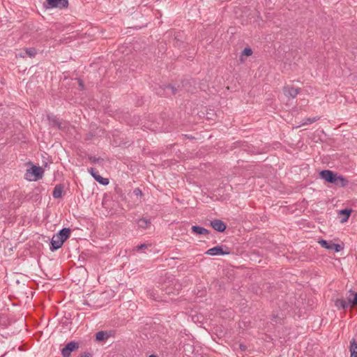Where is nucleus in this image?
Instances as JSON below:
<instances>
[{"label": "nucleus", "instance_id": "1", "mask_svg": "<svg viewBox=\"0 0 357 357\" xmlns=\"http://www.w3.org/2000/svg\"><path fill=\"white\" fill-rule=\"evenodd\" d=\"M44 170L41 167L33 165L31 168L26 169L24 178L29 181H36L43 178Z\"/></svg>", "mask_w": 357, "mask_h": 357}, {"label": "nucleus", "instance_id": "2", "mask_svg": "<svg viewBox=\"0 0 357 357\" xmlns=\"http://www.w3.org/2000/svg\"><path fill=\"white\" fill-rule=\"evenodd\" d=\"M155 93L160 96H171L176 95L178 91H181L179 86L176 87L174 85L168 84L165 86H159L155 89Z\"/></svg>", "mask_w": 357, "mask_h": 357}, {"label": "nucleus", "instance_id": "3", "mask_svg": "<svg viewBox=\"0 0 357 357\" xmlns=\"http://www.w3.org/2000/svg\"><path fill=\"white\" fill-rule=\"evenodd\" d=\"M230 253L229 248L227 246L217 245L211 249H208L205 254L211 256L217 255H227Z\"/></svg>", "mask_w": 357, "mask_h": 357}, {"label": "nucleus", "instance_id": "4", "mask_svg": "<svg viewBox=\"0 0 357 357\" xmlns=\"http://www.w3.org/2000/svg\"><path fill=\"white\" fill-rule=\"evenodd\" d=\"M337 174L331 170H322L319 173L320 178L329 183H334L337 181Z\"/></svg>", "mask_w": 357, "mask_h": 357}, {"label": "nucleus", "instance_id": "5", "mask_svg": "<svg viewBox=\"0 0 357 357\" xmlns=\"http://www.w3.org/2000/svg\"><path fill=\"white\" fill-rule=\"evenodd\" d=\"M319 243L323 248L330 250H335L337 252H340L344 248L340 244L328 242L324 239L319 241Z\"/></svg>", "mask_w": 357, "mask_h": 357}, {"label": "nucleus", "instance_id": "6", "mask_svg": "<svg viewBox=\"0 0 357 357\" xmlns=\"http://www.w3.org/2000/svg\"><path fill=\"white\" fill-rule=\"evenodd\" d=\"M79 348V344L76 342L72 341L68 342L65 347L61 350L63 357H69L71 352Z\"/></svg>", "mask_w": 357, "mask_h": 357}, {"label": "nucleus", "instance_id": "7", "mask_svg": "<svg viewBox=\"0 0 357 357\" xmlns=\"http://www.w3.org/2000/svg\"><path fill=\"white\" fill-rule=\"evenodd\" d=\"M47 8H66L68 5V0H47Z\"/></svg>", "mask_w": 357, "mask_h": 357}, {"label": "nucleus", "instance_id": "8", "mask_svg": "<svg viewBox=\"0 0 357 357\" xmlns=\"http://www.w3.org/2000/svg\"><path fill=\"white\" fill-rule=\"evenodd\" d=\"M63 240H62L57 234H54L50 242V250L55 251L58 250L63 245Z\"/></svg>", "mask_w": 357, "mask_h": 357}, {"label": "nucleus", "instance_id": "9", "mask_svg": "<svg viewBox=\"0 0 357 357\" xmlns=\"http://www.w3.org/2000/svg\"><path fill=\"white\" fill-rule=\"evenodd\" d=\"M88 171L93 177V178L99 183L103 185H107L109 184V179L103 178L101 176H100L95 168L91 167L90 169H88Z\"/></svg>", "mask_w": 357, "mask_h": 357}, {"label": "nucleus", "instance_id": "10", "mask_svg": "<svg viewBox=\"0 0 357 357\" xmlns=\"http://www.w3.org/2000/svg\"><path fill=\"white\" fill-rule=\"evenodd\" d=\"M211 226L218 232H223L227 228L226 224L221 220L215 219L211 221Z\"/></svg>", "mask_w": 357, "mask_h": 357}, {"label": "nucleus", "instance_id": "11", "mask_svg": "<svg viewBox=\"0 0 357 357\" xmlns=\"http://www.w3.org/2000/svg\"><path fill=\"white\" fill-rule=\"evenodd\" d=\"M299 91V88H295L292 86H286L283 88V92L284 95L288 98H296Z\"/></svg>", "mask_w": 357, "mask_h": 357}, {"label": "nucleus", "instance_id": "12", "mask_svg": "<svg viewBox=\"0 0 357 357\" xmlns=\"http://www.w3.org/2000/svg\"><path fill=\"white\" fill-rule=\"evenodd\" d=\"M192 232L197 235H208L210 231L204 227L198 225H194L191 228Z\"/></svg>", "mask_w": 357, "mask_h": 357}, {"label": "nucleus", "instance_id": "13", "mask_svg": "<svg viewBox=\"0 0 357 357\" xmlns=\"http://www.w3.org/2000/svg\"><path fill=\"white\" fill-rule=\"evenodd\" d=\"M71 230L70 228H63L57 234L61 237L63 242H65L70 236Z\"/></svg>", "mask_w": 357, "mask_h": 357}, {"label": "nucleus", "instance_id": "14", "mask_svg": "<svg viewBox=\"0 0 357 357\" xmlns=\"http://www.w3.org/2000/svg\"><path fill=\"white\" fill-rule=\"evenodd\" d=\"M63 186L61 184H57L54 188L52 196L54 199H59L62 197Z\"/></svg>", "mask_w": 357, "mask_h": 357}, {"label": "nucleus", "instance_id": "15", "mask_svg": "<svg viewBox=\"0 0 357 357\" xmlns=\"http://www.w3.org/2000/svg\"><path fill=\"white\" fill-rule=\"evenodd\" d=\"M349 351L351 353L350 357H357V342L354 339L350 342Z\"/></svg>", "mask_w": 357, "mask_h": 357}, {"label": "nucleus", "instance_id": "16", "mask_svg": "<svg viewBox=\"0 0 357 357\" xmlns=\"http://www.w3.org/2000/svg\"><path fill=\"white\" fill-rule=\"evenodd\" d=\"M349 305L353 307L357 306V293L350 292L347 297Z\"/></svg>", "mask_w": 357, "mask_h": 357}, {"label": "nucleus", "instance_id": "17", "mask_svg": "<svg viewBox=\"0 0 357 357\" xmlns=\"http://www.w3.org/2000/svg\"><path fill=\"white\" fill-rule=\"evenodd\" d=\"M109 337V334L107 331H99L96 334V340L98 342L104 341Z\"/></svg>", "mask_w": 357, "mask_h": 357}, {"label": "nucleus", "instance_id": "18", "mask_svg": "<svg viewBox=\"0 0 357 357\" xmlns=\"http://www.w3.org/2000/svg\"><path fill=\"white\" fill-rule=\"evenodd\" d=\"M348 183H349V181L346 178H344L342 176L337 175V181H335V183H334V184H335L336 185H337L339 187H344L348 184Z\"/></svg>", "mask_w": 357, "mask_h": 357}, {"label": "nucleus", "instance_id": "19", "mask_svg": "<svg viewBox=\"0 0 357 357\" xmlns=\"http://www.w3.org/2000/svg\"><path fill=\"white\" fill-rule=\"evenodd\" d=\"M335 305L339 309H345L349 306V303L344 299H337Z\"/></svg>", "mask_w": 357, "mask_h": 357}, {"label": "nucleus", "instance_id": "20", "mask_svg": "<svg viewBox=\"0 0 357 357\" xmlns=\"http://www.w3.org/2000/svg\"><path fill=\"white\" fill-rule=\"evenodd\" d=\"M137 225L139 227L142 229H146L151 225V221L149 219L141 218L138 220Z\"/></svg>", "mask_w": 357, "mask_h": 357}, {"label": "nucleus", "instance_id": "21", "mask_svg": "<svg viewBox=\"0 0 357 357\" xmlns=\"http://www.w3.org/2000/svg\"><path fill=\"white\" fill-rule=\"evenodd\" d=\"M351 213V210H349V209H343L340 211V213L342 215H344V216L342 220V222H344L347 221Z\"/></svg>", "mask_w": 357, "mask_h": 357}, {"label": "nucleus", "instance_id": "22", "mask_svg": "<svg viewBox=\"0 0 357 357\" xmlns=\"http://www.w3.org/2000/svg\"><path fill=\"white\" fill-rule=\"evenodd\" d=\"M25 53L29 57H34L36 55L37 51L35 47H28L25 50Z\"/></svg>", "mask_w": 357, "mask_h": 357}, {"label": "nucleus", "instance_id": "23", "mask_svg": "<svg viewBox=\"0 0 357 357\" xmlns=\"http://www.w3.org/2000/svg\"><path fill=\"white\" fill-rule=\"evenodd\" d=\"M319 118V117H313V118H307L303 120L302 125H308L311 124L315 121H317Z\"/></svg>", "mask_w": 357, "mask_h": 357}, {"label": "nucleus", "instance_id": "24", "mask_svg": "<svg viewBox=\"0 0 357 357\" xmlns=\"http://www.w3.org/2000/svg\"><path fill=\"white\" fill-rule=\"evenodd\" d=\"M89 160L92 163H96L100 160H102V159L101 158H96L95 156H92V155L89 156Z\"/></svg>", "mask_w": 357, "mask_h": 357}, {"label": "nucleus", "instance_id": "25", "mask_svg": "<svg viewBox=\"0 0 357 357\" xmlns=\"http://www.w3.org/2000/svg\"><path fill=\"white\" fill-rule=\"evenodd\" d=\"M132 193L136 197H142V192L139 188H135Z\"/></svg>", "mask_w": 357, "mask_h": 357}, {"label": "nucleus", "instance_id": "26", "mask_svg": "<svg viewBox=\"0 0 357 357\" xmlns=\"http://www.w3.org/2000/svg\"><path fill=\"white\" fill-rule=\"evenodd\" d=\"M242 54L245 56H250L252 54V51L250 48H245L243 50Z\"/></svg>", "mask_w": 357, "mask_h": 357}, {"label": "nucleus", "instance_id": "27", "mask_svg": "<svg viewBox=\"0 0 357 357\" xmlns=\"http://www.w3.org/2000/svg\"><path fill=\"white\" fill-rule=\"evenodd\" d=\"M149 246V245L147 244H145V243H143V244H141V245H139L136 247V249L137 250H142V249H146Z\"/></svg>", "mask_w": 357, "mask_h": 357}, {"label": "nucleus", "instance_id": "28", "mask_svg": "<svg viewBox=\"0 0 357 357\" xmlns=\"http://www.w3.org/2000/svg\"><path fill=\"white\" fill-rule=\"evenodd\" d=\"M52 123H53L54 126H56L58 128H59L61 126V123L58 120H56V119H54L52 121Z\"/></svg>", "mask_w": 357, "mask_h": 357}, {"label": "nucleus", "instance_id": "29", "mask_svg": "<svg viewBox=\"0 0 357 357\" xmlns=\"http://www.w3.org/2000/svg\"><path fill=\"white\" fill-rule=\"evenodd\" d=\"M92 354L89 352H84L82 354L80 355L79 357H91Z\"/></svg>", "mask_w": 357, "mask_h": 357}, {"label": "nucleus", "instance_id": "30", "mask_svg": "<svg viewBox=\"0 0 357 357\" xmlns=\"http://www.w3.org/2000/svg\"><path fill=\"white\" fill-rule=\"evenodd\" d=\"M78 82H79V86L80 89H84V82H83V81L81 80V79H79Z\"/></svg>", "mask_w": 357, "mask_h": 357}, {"label": "nucleus", "instance_id": "31", "mask_svg": "<svg viewBox=\"0 0 357 357\" xmlns=\"http://www.w3.org/2000/svg\"><path fill=\"white\" fill-rule=\"evenodd\" d=\"M240 349L243 351H245L246 349V347L245 345H243V344H240Z\"/></svg>", "mask_w": 357, "mask_h": 357}, {"label": "nucleus", "instance_id": "32", "mask_svg": "<svg viewBox=\"0 0 357 357\" xmlns=\"http://www.w3.org/2000/svg\"><path fill=\"white\" fill-rule=\"evenodd\" d=\"M187 347H189L190 350H192V351L193 350V347L191 345L188 344V345H187Z\"/></svg>", "mask_w": 357, "mask_h": 357}, {"label": "nucleus", "instance_id": "33", "mask_svg": "<svg viewBox=\"0 0 357 357\" xmlns=\"http://www.w3.org/2000/svg\"><path fill=\"white\" fill-rule=\"evenodd\" d=\"M149 357H157V356L152 354V355H150Z\"/></svg>", "mask_w": 357, "mask_h": 357}, {"label": "nucleus", "instance_id": "34", "mask_svg": "<svg viewBox=\"0 0 357 357\" xmlns=\"http://www.w3.org/2000/svg\"><path fill=\"white\" fill-rule=\"evenodd\" d=\"M184 351H185V353H186L187 351H190V350H188V349H187V348H185V349H184Z\"/></svg>", "mask_w": 357, "mask_h": 357}]
</instances>
